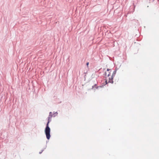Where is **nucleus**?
I'll list each match as a JSON object with an SVG mask.
<instances>
[{"instance_id": "nucleus-1", "label": "nucleus", "mask_w": 159, "mask_h": 159, "mask_svg": "<svg viewBox=\"0 0 159 159\" xmlns=\"http://www.w3.org/2000/svg\"><path fill=\"white\" fill-rule=\"evenodd\" d=\"M52 114L51 112H50L49 113V116L48 117V122L46 125V126L45 130V132L46 135V138L48 139H49L50 137V129L49 127V123L50 121L51 120V118L52 117Z\"/></svg>"}, {"instance_id": "nucleus-2", "label": "nucleus", "mask_w": 159, "mask_h": 159, "mask_svg": "<svg viewBox=\"0 0 159 159\" xmlns=\"http://www.w3.org/2000/svg\"><path fill=\"white\" fill-rule=\"evenodd\" d=\"M112 70H107V71L105 72L106 75H107L108 77L111 76V80H110V77H109V78L110 80L109 81V82L110 83L111 82L112 79L113 78V77L114 76L116 73V70L114 71L113 72H112Z\"/></svg>"}, {"instance_id": "nucleus-3", "label": "nucleus", "mask_w": 159, "mask_h": 159, "mask_svg": "<svg viewBox=\"0 0 159 159\" xmlns=\"http://www.w3.org/2000/svg\"><path fill=\"white\" fill-rule=\"evenodd\" d=\"M89 64V63L88 62H87V63H86V65H87V66H88Z\"/></svg>"}, {"instance_id": "nucleus-4", "label": "nucleus", "mask_w": 159, "mask_h": 159, "mask_svg": "<svg viewBox=\"0 0 159 159\" xmlns=\"http://www.w3.org/2000/svg\"><path fill=\"white\" fill-rule=\"evenodd\" d=\"M105 82H106V84H107V80H106Z\"/></svg>"}]
</instances>
